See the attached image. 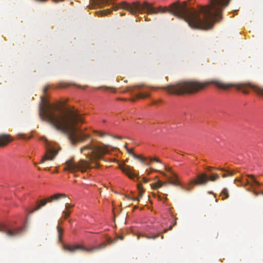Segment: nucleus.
<instances>
[{"instance_id":"obj_27","label":"nucleus","mask_w":263,"mask_h":263,"mask_svg":"<svg viewBox=\"0 0 263 263\" xmlns=\"http://www.w3.org/2000/svg\"><path fill=\"white\" fill-rule=\"evenodd\" d=\"M165 170L166 171L168 172H170L171 175H172V173L173 172L171 168L170 167H165Z\"/></svg>"},{"instance_id":"obj_7","label":"nucleus","mask_w":263,"mask_h":263,"mask_svg":"<svg viewBox=\"0 0 263 263\" xmlns=\"http://www.w3.org/2000/svg\"><path fill=\"white\" fill-rule=\"evenodd\" d=\"M107 246V243L105 242H102L100 243L98 246H93L91 248H85V247L80 245H76L74 246H70L69 245H64V249L66 251H68L71 253L74 252L77 250L80 251H85L87 252H92L93 251H97L100 249H102L105 248Z\"/></svg>"},{"instance_id":"obj_44","label":"nucleus","mask_w":263,"mask_h":263,"mask_svg":"<svg viewBox=\"0 0 263 263\" xmlns=\"http://www.w3.org/2000/svg\"><path fill=\"white\" fill-rule=\"evenodd\" d=\"M105 89H110L111 88H109V87H105Z\"/></svg>"},{"instance_id":"obj_20","label":"nucleus","mask_w":263,"mask_h":263,"mask_svg":"<svg viewBox=\"0 0 263 263\" xmlns=\"http://www.w3.org/2000/svg\"><path fill=\"white\" fill-rule=\"evenodd\" d=\"M135 97L136 99H144L146 98H149L150 97V95L147 92H141L136 95Z\"/></svg>"},{"instance_id":"obj_33","label":"nucleus","mask_w":263,"mask_h":263,"mask_svg":"<svg viewBox=\"0 0 263 263\" xmlns=\"http://www.w3.org/2000/svg\"><path fill=\"white\" fill-rule=\"evenodd\" d=\"M251 183H250L249 181L248 180H247V181L246 182V183L245 184L242 183V185H244V186H247V185H248L249 184H251Z\"/></svg>"},{"instance_id":"obj_22","label":"nucleus","mask_w":263,"mask_h":263,"mask_svg":"<svg viewBox=\"0 0 263 263\" xmlns=\"http://www.w3.org/2000/svg\"><path fill=\"white\" fill-rule=\"evenodd\" d=\"M111 11L109 9L104 11H101L99 12H98V13L101 15V16H104L106 15L107 14L110 13Z\"/></svg>"},{"instance_id":"obj_39","label":"nucleus","mask_w":263,"mask_h":263,"mask_svg":"<svg viewBox=\"0 0 263 263\" xmlns=\"http://www.w3.org/2000/svg\"><path fill=\"white\" fill-rule=\"evenodd\" d=\"M130 100H131L132 101H133V102H134V101H135L136 99H135V98H132V99H130Z\"/></svg>"},{"instance_id":"obj_25","label":"nucleus","mask_w":263,"mask_h":263,"mask_svg":"<svg viewBox=\"0 0 263 263\" xmlns=\"http://www.w3.org/2000/svg\"><path fill=\"white\" fill-rule=\"evenodd\" d=\"M73 206V205H71L68 203H66L65 204V210H69V209L70 208H72Z\"/></svg>"},{"instance_id":"obj_30","label":"nucleus","mask_w":263,"mask_h":263,"mask_svg":"<svg viewBox=\"0 0 263 263\" xmlns=\"http://www.w3.org/2000/svg\"><path fill=\"white\" fill-rule=\"evenodd\" d=\"M227 172L228 173V176H233L234 175V172L229 171Z\"/></svg>"},{"instance_id":"obj_32","label":"nucleus","mask_w":263,"mask_h":263,"mask_svg":"<svg viewBox=\"0 0 263 263\" xmlns=\"http://www.w3.org/2000/svg\"><path fill=\"white\" fill-rule=\"evenodd\" d=\"M98 134L101 137H104V136L106 135V134L105 133H102V132H98Z\"/></svg>"},{"instance_id":"obj_15","label":"nucleus","mask_w":263,"mask_h":263,"mask_svg":"<svg viewBox=\"0 0 263 263\" xmlns=\"http://www.w3.org/2000/svg\"><path fill=\"white\" fill-rule=\"evenodd\" d=\"M11 141V137L9 135H0V147L7 145Z\"/></svg>"},{"instance_id":"obj_5","label":"nucleus","mask_w":263,"mask_h":263,"mask_svg":"<svg viewBox=\"0 0 263 263\" xmlns=\"http://www.w3.org/2000/svg\"><path fill=\"white\" fill-rule=\"evenodd\" d=\"M65 171H69L71 173L81 171L82 172H85L88 168L90 167V163L88 161L81 159L78 163L74 162L73 158L67 160L65 162Z\"/></svg>"},{"instance_id":"obj_17","label":"nucleus","mask_w":263,"mask_h":263,"mask_svg":"<svg viewBox=\"0 0 263 263\" xmlns=\"http://www.w3.org/2000/svg\"><path fill=\"white\" fill-rule=\"evenodd\" d=\"M138 187L139 189V195L137 197H134L132 198L133 200L139 201L140 198H141L142 196V194L144 192V190L142 188V184L141 183H139L138 184Z\"/></svg>"},{"instance_id":"obj_36","label":"nucleus","mask_w":263,"mask_h":263,"mask_svg":"<svg viewBox=\"0 0 263 263\" xmlns=\"http://www.w3.org/2000/svg\"><path fill=\"white\" fill-rule=\"evenodd\" d=\"M112 137L115 138H117V139H122V137H119V136H111Z\"/></svg>"},{"instance_id":"obj_21","label":"nucleus","mask_w":263,"mask_h":263,"mask_svg":"<svg viewBox=\"0 0 263 263\" xmlns=\"http://www.w3.org/2000/svg\"><path fill=\"white\" fill-rule=\"evenodd\" d=\"M57 230L58 232V237L60 241H62V235L63 233L64 230L60 226L57 227Z\"/></svg>"},{"instance_id":"obj_2","label":"nucleus","mask_w":263,"mask_h":263,"mask_svg":"<svg viewBox=\"0 0 263 263\" xmlns=\"http://www.w3.org/2000/svg\"><path fill=\"white\" fill-rule=\"evenodd\" d=\"M40 116L57 129L65 132L72 144L84 141L89 136L76 126L83 122L77 110L72 109L63 111L61 104L48 103L45 96L41 97Z\"/></svg>"},{"instance_id":"obj_12","label":"nucleus","mask_w":263,"mask_h":263,"mask_svg":"<svg viewBox=\"0 0 263 263\" xmlns=\"http://www.w3.org/2000/svg\"><path fill=\"white\" fill-rule=\"evenodd\" d=\"M247 176L250 178L252 180V182L251 183L250 186L253 188L252 190L249 189L248 190L252 192L255 196H257L260 194L263 195V191L261 193L257 192L256 191H255L254 187V185L257 186H259L260 185V183L256 180V179L255 178L254 176L253 175H248Z\"/></svg>"},{"instance_id":"obj_13","label":"nucleus","mask_w":263,"mask_h":263,"mask_svg":"<svg viewBox=\"0 0 263 263\" xmlns=\"http://www.w3.org/2000/svg\"><path fill=\"white\" fill-rule=\"evenodd\" d=\"M120 168L130 179H134L136 176V175L133 172L132 168H131L129 165H126L125 164L120 165Z\"/></svg>"},{"instance_id":"obj_4","label":"nucleus","mask_w":263,"mask_h":263,"mask_svg":"<svg viewBox=\"0 0 263 263\" xmlns=\"http://www.w3.org/2000/svg\"><path fill=\"white\" fill-rule=\"evenodd\" d=\"M110 148H111V146L108 144L95 145L89 144L81 148V153H84L91 163H95L94 167L98 168L100 165L97 161L103 159L104 155L109 153Z\"/></svg>"},{"instance_id":"obj_24","label":"nucleus","mask_w":263,"mask_h":263,"mask_svg":"<svg viewBox=\"0 0 263 263\" xmlns=\"http://www.w3.org/2000/svg\"><path fill=\"white\" fill-rule=\"evenodd\" d=\"M142 236L145 237V238H146L147 239H155L156 238H157L159 236V234L155 235H152L151 236H147V235H146V236L142 235Z\"/></svg>"},{"instance_id":"obj_8","label":"nucleus","mask_w":263,"mask_h":263,"mask_svg":"<svg viewBox=\"0 0 263 263\" xmlns=\"http://www.w3.org/2000/svg\"><path fill=\"white\" fill-rule=\"evenodd\" d=\"M41 139L45 143L46 151L39 163H43L46 161L53 160L58 153V151L56 150L55 146L46 138L43 137Z\"/></svg>"},{"instance_id":"obj_11","label":"nucleus","mask_w":263,"mask_h":263,"mask_svg":"<svg viewBox=\"0 0 263 263\" xmlns=\"http://www.w3.org/2000/svg\"><path fill=\"white\" fill-rule=\"evenodd\" d=\"M163 175L167 177L168 180V181L170 184L176 185V186H179L182 190H184L186 191L189 192L191 190L192 185L193 184H190V182L188 184V185L186 186H184L183 184H182L180 181L178 179V176L177 175L174 173H172V175H171V176H168L166 175L165 174H163Z\"/></svg>"},{"instance_id":"obj_38","label":"nucleus","mask_w":263,"mask_h":263,"mask_svg":"<svg viewBox=\"0 0 263 263\" xmlns=\"http://www.w3.org/2000/svg\"><path fill=\"white\" fill-rule=\"evenodd\" d=\"M227 176H228V175L227 174H224L222 175V177L223 178L226 177Z\"/></svg>"},{"instance_id":"obj_31","label":"nucleus","mask_w":263,"mask_h":263,"mask_svg":"<svg viewBox=\"0 0 263 263\" xmlns=\"http://www.w3.org/2000/svg\"><path fill=\"white\" fill-rule=\"evenodd\" d=\"M18 136L19 137H20L21 138H23V139H25L26 138L25 135L24 134H19L18 135Z\"/></svg>"},{"instance_id":"obj_19","label":"nucleus","mask_w":263,"mask_h":263,"mask_svg":"<svg viewBox=\"0 0 263 263\" xmlns=\"http://www.w3.org/2000/svg\"><path fill=\"white\" fill-rule=\"evenodd\" d=\"M165 182L159 181L158 182L152 184V187L154 189H157L162 187V186L165 185Z\"/></svg>"},{"instance_id":"obj_45","label":"nucleus","mask_w":263,"mask_h":263,"mask_svg":"<svg viewBox=\"0 0 263 263\" xmlns=\"http://www.w3.org/2000/svg\"><path fill=\"white\" fill-rule=\"evenodd\" d=\"M172 226H171V227H170V229H170V230H171V229H172Z\"/></svg>"},{"instance_id":"obj_18","label":"nucleus","mask_w":263,"mask_h":263,"mask_svg":"<svg viewBox=\"0 0 263 263\" xmlns=\"http://www.w3.org/2000/svg\"><path fill=\"white\" fill-rule=\"evenodd\" d=\"M220 196L222 197V200L228 198L229 197V193L228 189L224 188L220 193Z\"/></svg>"},{"instance_id":"obj_23","label":"nucleus","mask_w":263,"mask_h":263,"mask_svg":"<svg viewBox=\"0 0 263 263\" xmlns=\"http://www.w3.org/2000/svg\"><path fill=\"white\" fill-rule=\"evenodd\" d=\"M70 213H71L70 211L65 210V211H64L63 212L62 214L63 215L64 218L66 219L67 218H68L69 216Z\"/></svg>"},{"instance_id":"obj_3","label":"nucleus","mask_w":263,"mask_h":263,"mask_svg":"<svg viewBox=\"0 0 263 263\" xmlns=\"http://www.w3.org/2000/svg\"><path fill=\"white\" fill-rule=\"evenodd\" d=\"M211 84H214L217 87L223 90H227L232 87H235L237 90H240L244 94H248L249 93L248 89L251 88L257 95L263 97V87L249 82L233 84L224 83L218 80L207 81L204 83L193 81H179L174 84H171L158 88L166 90L170 94L181 95L185 93H196ZM148 87L152 89L157 88L150 86Z\"/></svg>"},{"instance_id":"obj_9","label":"nucleus","mask_w":263,"mask_h":263,"mask_svg":"<svg viewBox=\"0 0 263 263\" xmlns=\"http://www.w3.org/2000/svg\"><path fill=\"white\" fill-rule=\"evenodd\" d=\"M219 178V176L218 174L213 175L209 177L206 174L202 173L199 175L196 179L191 180L190 181V184L205 185L209 180L214 181Z\"/></svg>"},{"instance_id":"obj_35","label":"nucleus","mask_w":263,"mask_h":263,"mask_svg":"<svg viewBox=\"0 0 263 263\" xmlns=\"http://www.w3.org/2000/svg\"><path fill=\"white\" fill-rule=\"evenodd\" d=\"M234 182H241V180L239 178H236L235 180H234Z\"/></svg>"},{"instance_id":"obj_6","label":"nucleus","mask_w":263,"mask_h":263,"mask_svg":"<svg viewBox=\"0 0 263 263\" xmlns=\"http://www.w3.org/2000/svg\"><path fill=\"white\" fill-rule=\"evenodd\" d=\"M66 197V195L63 193H57L53 194L50 197L41 200L40 201H36V205L32 209H27L26 212L28 215H31L35 211L40 210L43 206H45L47 203H50L52 201H57L61 198Z\"/></svg>"},{"instance_id":"obj_29","label":"nucleus","mask_w":263,"mask_h":263,"mask_svg":"<svg viewBox=\"0 0 263 263\" xmlns=\"http://www.w3.org/2000/svg\"><path fill=\"white\" fill-rule=\"evenodd\" d=\"M227 172L228 173V176H233L234 175V172L229 171Z\"/></svg>"},{"instance_id":"obj_14","label":"nucleus","mask_w":263,"mask_h":263,"mask_svg":"<svg viewBox=\"0 0 263 263\" xmlns=\"http://www.w3.org/2000/svg\"><path fill=\"white\" fill-rule=\"evenodd\" d=\"M125 147L126 148L128 153L129 154H130V155H132L135 159L139 160L142 163H143L147 165H148L149 164V163L146 162V160L147 159L145 157H143L140 155H137L135 154L134 153L133 149L128 148L127 147V144H126L125 145Z\"/></svg>"},{"instance_id":"obj_43","label":"nucleus","mask_w":263,"mask_h":263,"mask_svg":"<svg viewBox=\"0 0 263 263\" xmlns=\"http://www.w3.org/2000/svg\"><path fill=\"white\" fill-rule=\"evenodd\" d=\"M119 100H125V99H118Z\"/></svg>"},{"instance_id":"obj_41","label":"nucleus","mask_w":263,"mask_h":263,"mask_svg":"<svg viewBox=\"0 0 263 263\" xmlns=\"http://www.w3.org/2000/svg\"><path fill=\"white\" fill-rule=\"evenodd\" d=\"M208 193L209 194H213V193L212 191H209V192H208Z\"/></svg>"},{"instance_id":"obj_42","label":"nucleus","mask_w":263,"mask_h":263,"mask_svg":"<svg viewBox=\"0 0 263 263\" xmlns=\"http://www.w3.org/2000/svg\"><path fill=\"white\" fill-rule=\"evenodd\" d=\"M167 230H168L167 229H165V230H164V232L165 233V232H166L167 231Z\"/></svg>"},{"instance_id":"obj_37","label":"nucleus","mask_w":263,"mask_h":263,"mask_svg":"<svg viewBox=\"0 0 263 263\" xmlns=\"http://www.w3.org/2000/svg\"><path fill=\"white\" fill-rule=\"evenodd\" d=\"M107 243H112V240H111L110 238H107Z\"/></svg>"},{"instance_id":"obj_34","label":"nucleus","mask_w":263,"mask_h":263,"mask_svg":"<svg viewBox=\"0 0 263 263\" xmlns=\"http://www.w3.org/2000/svg\"><path fill=\"white\" fill-rule=\"evenodd\" d=\"M48 89V86H46L44 89L43 92H44V95H45V93H46V91H47Z\"/></svg>"},{"instance_id":"obj_26","label":"nucleus","mask_w":263,"mask_h":263,"mask_svg":"<svg viewBox=\"0 0 263 263\" xmlns=\"http://www.w3.org/2000/svg\"><path fill=\"white\" fill-rule=\"evenodd\" d=\"M149 161H156V162H160V161L157 159V158H149Z\"/></svg>"},{"instance_id":"obj_40","label":"nucleus","mask_w":263,"mask_h":263,"mask_svg":"<svg viewBox=\"0 0 263 263\" xmlns=\"http://www.w3.org/2000/svg\"><path fill=\"white\" fill-rule=\"evenodd\" d=\"M146 172H147V175H149L151 174V172L150 171H148L146 170Z\"/></svg>"},{"instance_id":"obj_28","label":"nucleus","mask_w":263,"mask_h":263,"mask_svg":"<svg viewBox=\"0 0 263 263\" xmlns=\"http://www.w3.org/2000/svg\"><path fill=\"white\" fill-rule=\"evenodd\" d=\"M142 180L145 183H147L149 181V180L144 177H142Z\"/></svg>"},{"instance_id":"obj_10","label":"nucleus","mask_w":263,"mask_h":263,"mask_svg":"<svg viewBox=\"0 0 263 263\" xmlns=\"http://www.w3.org/2000/svg\"><path fill=\"white\" fill-rule=\"evenodd\" d=\"M25 228L23 227L10 229L6 226L0 224V232L5 233L9 237L21 236L25 232Z\"/></svg>"},{"instance_id":"obj_1","label":"nucleus","mask_w":263,"mask_h":263,"mask_svg":"<svg viewBox=\"0 0 263 263\" xmlns=\"http://www.w3.org/2000/svg\"><path fill=\"white\" fill-rule=\"evenodd\" d=\"M230 0H210V5L201 6L198 10L188 8L185 2L180 4L179 2L173 3L168 8L159 6L158 8L152 7L147 2L141 4L139 1L128 3L121 2L116 9L121 8L134 15L142 13L146 10L148 14L163 13L166 12L186 22L192 28L208 30L213 28L214 23L222 19V12Z\"/></svg>"},{"instance_id":"obj_16","label":"nucleus","mask_w":263,"mask_h":263,"mask_svg":"<svg viewBox=\"0 0 263 263\" xmlns=\"http://www.w3.org/2000/svg\"><path fill=\"white\" fill-rule=\"evenodd\" d=\"M144 85H137L134 86H127L125 90L123 91V92H133L134 91V88H138L139 89H141L142 87H143Z\"/></svg>"}]
</instances>
